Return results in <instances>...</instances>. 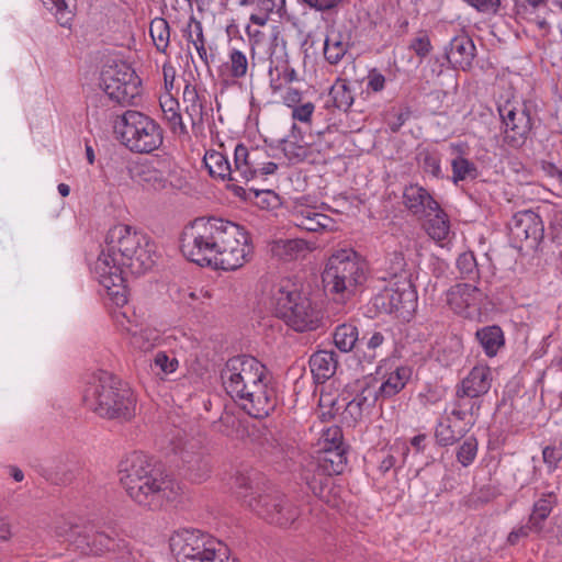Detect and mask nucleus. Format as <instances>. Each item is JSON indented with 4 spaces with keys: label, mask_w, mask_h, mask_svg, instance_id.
Instances as JSON below:
<instances>
[{
    "label": "nucleus",
    "mask_w": 562,
    "mask_h": 562,
    "mask_svg": "<svg viewBox=\"0 0 562 562\" xmlns=\"http://www.w3.org/2000/svg\"><path fill=\"white\" fill-rule=\"evenodd\" d=\"M181 113L187 128L196 136L203 132L204 117L209 115L212 109L206 106L205 91H198L196 87L186 83L182 91V101L180 103Z\"/></svg>",
    "instance_id": "dca6fc26"
},
{
    "label": "nucleus",
    "mask_w": 562,
    "mask_h": 562,
    "mask_svg": "<svg viewBox=\"0 0 562 562\" xmlns=\"http://www.w3.org/2000/svg\"><path fill=\"white\" fill-rule=\"evenodd\" d=\"M137 180L148 188L154 190H161L166 188L168 177L165 171L154 166L142 165L137 169Z\"/></svg>",
    "instance_id": "e433bc0d"
},
{
    "label": "nucleus",
    "mask_w": 562,
    "mask_h": 562,
    "mask_svg": "<svg viewBox=\"0 0 562 562\" xmlns=\"http://www.w3.org/2000/svg\"><path fill=\"white\" fill-rule=\"evenodd\" d=\"M331 476L333 475H326L317 471V474L313 475L311 480L307 479V485L312 493L325 502H329L327 498V488L331 483Z\"/></svg>",
    "instance_id": "09e8293b"
},
{
    "label": "nucleus",
    "mask_w": 562,
    "mask_h": 562,
    "mask_svg": "<svg viewBox=\"0 0 562 562\" xmlns=\"http://www.w3.org/2000/svg\"><path fill=\"white\" fill-rule=\"evenodd\" d=\"M106 553H110L115 560L122 562H133L135 560L131 543L124 537L114 533L112 544Z\"/></svg>",
    "instance_id": "79ce46f5"
},
{
    "label": "nucleus",
    "mask_w": 562,
    "mask_h": 562,
    "mask_svg": "<svg viewBox=\"0 0 562 562\" xmlns=\"http://www.w3.org/2000/svg\"><path fill=\"white\" fill-rule=\"evenodd\" d=\"M543 461L550 467L555 465L558 461L562 458V452L560 449L554 447H546L542 452Z\"/></svg>",
    "instance_id": "338daca9"
},
{
    "label": "nucleus",
    "mask_w": 562,
    "mask_h": 562,
    "mask_svg": "<svg viewBox=\"0 0 562 562\" xmlns=\"http://www.w3.org/2000/svg\"><path fill=\"white\" fill-rule=\"evenodd\" d=\"M149 34L157 50L166 53L170 40L169 23L164 18H155L150 22Z\"/></svg>",
    "instance_id": "58836bf2"
},
{
    "label": "nucleus",
    "mask_w": 562,
    "mask_h": 562,
    "mask_svg": "<svg viewBox=\"0 0 562 562\" xmlns=\"http://www.w3.org/2000/svg\"><path fill=\"white\" fill-rule=\"evenodd\" d=\"M333 105L341 111H348L353 103V94L345 79H337L329 90Z\"/></svg>",
    "instance_id": "4c0bfd02"
},
{
    "label": "nucleus",
    "mask_w": 562,
    "mask_h": 562,
    "mask_svg": "<svg viewBox=\"0 0 562 562\" xmlns=\"http://www.w3.org/2000/svg\"><path fill=\"white\" fill-rule=\"evenodd\" d=\"M385 338L380 331L367 333L358 345V351L362 352L364 357L374 359L376 357V350L382 347Z\"/></svg>",
    "instance_id": "37998d69"
},
{
    "label": "nucleus",
    "mask_w": 562,
    "mask_h": 562,
    "mask_svg": "<svg viewBox=\"0 0 562 562\" xmlns=\"http://www.w3.org/2000/svg\"><path fill=\"white\" fill-rule=\"evenodd\" d=\"M50 11L55 10V15L61 26H66L72 19V11L69 9L70 0H41Z\"/></svg>",
    "instance_id": "de8ad7c7"
},
{
    "label": "nucleus",
    "mask_w": 562,
    "mask_h": 562,
    "mask_svg": "<svg viewBox=\"0 0 562 562\" xmlns=\"http://www.w3.org/2000/svg\"><path fill=\"white\" fill-rule=\"evenodd\" d=\"M235 484L238 488V496L244 498V502L248 505V501L251 497H255L252 493H248V491L252 490L251 480L248 476L240 474L236 476ZM256 497H258V495H256Z\"/></svg>",
    "instance_id": "680f3d73"
},
{
    "label": "nucleus",
    "mask_w": 562,
    "mask_h": 562,
    "mask_svg": "<svg viewBox=\"0 0 562 562\" xmlns=\"http://www.w3.org/2000/svg\"><path fill=\"white\" fill-rule=\"evenodd\" d=\"M484 293L471 283H458L447 292V302L451 310L464 317H472L481 310Z\"/></svg>",
    "instance_id": "f3484780"
},
{
    "label": "nucleus",
    "mask_w": 562,
    "mask_h": 562,
    "mask_svg": "<svg viewBox=\"0 0 562 562\" xmlns=\"http://www.w3.org/2000/svg\"><path fill=\"white\" fill-rule=\"evenodd\" d=\"M408 48L413 50L419 58H425L432 49L427 31L420 30L409 42Z\"/></svg>",
    "instance_id": "603ef678"
},
{
    "label": "nucleus",
    "mask_w": 562,
    "mask_h": 562,
    "mask_svg": "<svg viewBox=\"0 0 562 562\" xmlns=\"http://www.w3.org/2000/svg\"><path fill=\"white\" fill-rule=\"evenodd\" d=\"M267 154L259 148L248 149L245 145L238 144L234 151L233 183L228 188L236 196L250 199V194L257 198L260 194H271L270 190H258L254 187L244 188L240 183L248 186L249 181L258 175L266 176L274 173L277 164L267 161Z\"/></svg>",
    "instance_id": "6e6552de"
},
{
    "label": "nucleus",
    "mask_w": 562,
    "mask_h": 562,
    "mask_svg": "<svg viewBox=\"0 0 562 562\" xmlns=\"http://www.w3.org/2000/svg\"><path fill=\"white\" fill-rule=\"evenodd\" d=\"M314 104L312 102H307L292 109V119L295 121H300L303 123H307L311 121V117L314 112Z\"/></svg>",
    "instance_id": "e2e57ef3"
},
{
    "label": "nucleus",
    "mask_w": 562,
    "mask_h": 562,
    "mask_svg": "<svg viewBox=\"0 0 562 562\" xmlns=\"http://www.w3.org/2000/svg\"><path fill=\"white\" fill-rule=\"evenodd\" d=\"M432 217L425 224V229L430 238L436 241L447 239L450 233V221L446 212L439 206L432 211Z\"/></svg>",
    "instance_id": "c9c22d12"
},
{
    "label": "nucleus",
    "mask_w": 562,
    "mask_h": 562,
    "mask_svg": "<svg viewBox=\"0 0 562 562\" xmlns=\"http://www.w3.org/2000/svg\"><path fill=\"white\" fill-rule=\"evenodd\" d=\"M448 61L462 70H469L472 67L475 57V46L473 41L464 34L454 36L449 44L446 53Z\"/></svg>",
    "instance_id": "6ab92c4d"
},
{
    "label": "nucleus",
    "mask_w": 562,
    "mask_h": 562,
    "mask_svg": "<svg viewBox=\"0 0 562 562\" xmlns=\"http://www.w3.org/2000/svg\"><path fill=\"white\" fill-rule=\"evenodd\" d=\"M249 61L246 53L231 48L227 60L220 66V75L227 79L238 80L247 76Z\"/></svg>",
    "instance_id": "cd10ccee"
},
{
    "label": "nucleus",
    "mask_w": 562,
    "mask_h": 562,
    "mask_svg": "<svg viewBox=\"0 0 562 562\" xmlns=\"http://www.w3.org/2000/svg\"><path fill=\"white\" fill-rule=\"evenodd\" d=\"M308 364L314 381L316 383H324L329 380L337 370V355L334 350H318L311 356Z\"/></svg>",
    "instance_id": "5701e85b"
},
{
    "label": "nucleus",
    "mask_w": 562,
    "mask_h": 562,
    "mask_svg": "<svg viewBox=\"0 0 562 562\" xmlns=\"http://www.w3.org/2000/svg\"><path fill=\"white\" fill-rule=\"evenodd\" d=\"M346 403L342 412V419L349 425L355 426L363 416L364 409L356 403L355 400H344Z\"/></svg>",
    "instance_id": "6e6d98bb"
},
{
    "label": "nucleus",
    "mask_w": 562,
    "mask_h": 562,
    "mask_svg": "<svg viewBox=\"0 0 562 562\" xmlns=\"http://www.w3.org/2000/svg\"><path fill=\"white\" fill-rule=\"evenodd\" d=\"M418 162L426 173L435 178H441L440 157L437 151L424 149L418 154Z\"/></svg>",
    "instance_id": "a18cd8bd"
},
{
    "label": "nucleus",
    "mask_w": 562,
    "mask_h": 562,
    "mask_svg": "<svg viewBox=\"0 0 562 562\" xmlns=\"http://www.w3.org/2000/svg\"><path fill=\"white\" fill-rule=\"evenodd\" d=\"M225 548L200 530H183L170 538V550L178 562H215Z\"/></svg>",
    "instance_id": "9d476101"
},
{
    "label": "nucleus",
    "mask_w": 562,
    "mask_h": 562,
    "mask_svg": "<svg viewBox=\"0 0 562 562\" xmlns=\"http://www.w3.org/2000/svg\"><path fill=\"white\" fill-rule=\"evenodd\" d=\"M313 248L302 238L277 239L270 244L271 256L283 261L297 260L305 257Z\"/></svg>",
    "instance_id": "393cba45"
},
{
    "label": "nucleus",
    "mask_w": 562,
    "mask_h": 562,
    "mask_svg": "<svg viewBox=\"0 0 562 562\" xmlns=\"http://www.w3.org/2000/svg\"><path fill=\"white\" fill-rule=\"evenodd\" d=\"M274 314L295 331H311L322 323L321 311L312 301L296 291L280 288L273 295Z\"/></svg>",
    "instance_id": "1a4fd4ad"
},
{
    "label": "nucleus",
    "mask_w": 562,
    "mask_h": 562,
    "mask_svg": "<svg viewBox=\"0 0 562 562\" xmlns=\"http://www.w3.org/2000/svg\"><path fill=\"white\" fill-rule=\"evenodd\" d=\"M50 479L56 484H68L75 479V469L59 460L52 470Z\"/></svg>",
    "instance_id": "5fc2aeb1"
},
{
    "label": "nucleus",
    "mask_w": 562,
    "mask_h": 562,
    "mask_svg": "<svg viewBox=\"0 0 562 562\" xmlns=\"http://www.w3.org/2000/svg\"><path fill=\"white\" fill-rule=\"evenodd\" d=\"M159 103L164 120L170 131L178 135H189V128H187V123L183 120L179 101L170 92H167L160 97Z\"/></svg>",
    "instance_id": "bb28decb"
},
{
    "label": "nucleus",
    "mask_w": 562,
    "mask_h": 562,
    "mask_svg": "<svg viewBox=\"0 0 562 562\" xmlns=\"http://www.w3.org/2000/svg\"><path fill=\"white\" fill-rule=\"evenodd\" d=\"M411 376L412 369L409 367H397L389 374L387 379L376 387L379 396L390 398L396 395L404 389Z\"/></svg>",
    "instance_id": "7c9ffc66"
},
{
    "label": "nucleus",
    "mask_w": 562,
    "mask_h": 562,
    "mask_svg": "<svg viewBox=\"0 0 562 562\" xmlns=\"http://www.w3.org/2000/svg\"><path fill=\"white\" fill-rule=\"evenodd\" d=\"M498 112L505 125L504 142L514 148L521 147L532 128L530 108L526 102L508 100L498 105Z\"/></svg>",
    "instance_id": "4468645a"
},
{
    "label": "nucleus",
    "mask_w": 562,
    "mask_h": 562,
    "mask_svg": "<svg viewBox=\"0 0 562 562\" xmlns=\"http://www.w3.org/2000/svg\"><path fill=\"white\" fill-rule=\"evenodd\" d=\"M403 203L407 211L417 218L432 215L439 209V203L425 188L418 184L406 186L403 192Z\"/></svg>",
    "instance_id": "a211bd4d"
},
{
    "label": "nucleus",
    "mask_w": 562,
    "mask_h": 562,
    "mask_svg": "<svg viewBox=\"0 0 562 562\" xmlns=\"http://www.w3.org/2000/svg\"><path fill=\"white\" fill-rule=\"evenodd\" d=\"M239 5L250 7V22L258 26H265L273 14L281 15L285 0H239Z\"/></svg>",
    "instance_id": "4be33fe9"
},
{
    "label": "nucleus",
    "mask_w": 562,
    "mask_h": 562,
    "mask_svg": "<svg viewBox=\"0 0 562 562\" xmlns=\"http://www.w3.org/2000/svg\"><path fill=\"white\" fill-rule=\"evenodd\" d=\"M557 495L552 492L543 494L535 504L528 522L535 532L543 529V522L550 516L553 507L557 505Z\"/></svg>",
    "instance_id": "c756f323"
},
{
    "label": "nucleus",
    "mask_w": 562,
    "mask_h": 562,
    "mask_svg": "<svg viewBox=\"0 0 562 562\" xmlns=\"http://www.w3.org/2000/svg\"><path fill=\"white\" fill-rule=\"evenodd\" d=\"M100 87L110 100L126 105L139 95L140 79L130 65L114 61L103 66Z\"/></svg>",
    "instance_id": "9b49d317"
},
{
    "label": "nucleus",
    "mask_w": 562,
    "mask_h": 562,
    "mask_svg": "<svg viewBox=\"0 0 562 562\" xmlns=\"http://www.w3.org/2000/svg\"><path fill=\"white\" fill-rule=\"evenodd\" d=\"M452 180L454 183L467 179H475L477 177V169L475 165L464 157H457L451 162Z\"/></svg>",
    "instance_id": "a19ab883"
},
{
    "label": "nucleus",
    "mask_w": 562,
    "mask_h": 562,
    "mask_svg": "<svg viewBox=\"0 0 562 562\" xmlns=\"http://www.w3.org/2000/svg\"><path fill=\"white\" fill-rule=\"evenodd\" d=\"M113 128L121 144L136 154H149L158 149L164 140L160 125L135 110H127L117 116Z\"/></svg>",
    "instance_id": "0eeeda50"
},
{
    "label": "nucleus",
    "mask_w": 562,
    "mask_h": 562,
    "mask_svg": "<svg viewBox=\"0 0 562 562\" xmlns=\"http://www.w3.org/2000/svg\"><path fill=\"white\" fill-rule=\"evenodd\" d=\"M546 5L547 0H516L515 9L518 15H526L527 13H533Z\"/></svg>",
    "instance_id": "13d9d810"
},
{
    "label": "nucleus",
    "mask_w": 562,
    "mask_h": 562,
    "mask_svg": "<svg viewBox=\"0 0 562 562\" xmlns=\"http://www.w3.org/2000/svg\"><path fill=\"white\" fill-rule=\"evenodd\" d=\"M367 262L353 249L335 250L322 273L325 289L330 293L349 296L367 279Z\"/></svg>",
    "instance_id": "423d86ee"
},
{
    "label": "nucleus",
    "mask_w": 562,
    "mask_h": 562,
    "mask_svg": "<svg viewBox=\"0 0 562 562\" xmlns=\"http://www.w3.org/2000/svg\"><path fill=\"white\" fill-rule=\"evenodd\" d=\"M532 531L530 528V524L528 522L526 526L520 527L517 530L512 531L507 537V542L512 546L516 544L519 538H525Z\"/></svg>",
    "instance_id": "774afa93"
},
{
    "label": "nucleus",
    "mask_w": 562,
    "mask_h": 562,
    "mask_svg": "<svg viewBox=\"0 0 562 562\" xmlns=\"http://www.w3.org/2000/svg\"><path fill=\"white\" fill-rule=\"evenodd\" d=\"M492 385V372L488 367H474L460 385V394L477 398L488 392Z\"/></svg>",
    "instance_id": "412c9836"
},
{
    "label": "nucleus",
    "mask_w": 562,
    "mask_h": 562,
    "mask_svg": "<svg viewBox=\"0 0 562 562\" xmlns=\"http://www.w3.org/2000/svg\"><path fill=\"white\" fill-rule=\"evenodd\" d=\"M180 249L190 261L204 267L236 270L249 261L252 245L247 231L231 221L200 217L184 227Z\"/></svg>",
    "instance_id": "f03ea898"
},
{
    "label": "nucleus",
    "mask_w": 562,
    "mask_h": 562,
    "mask_svg": "<svg viewBox=\"0 0 562 562\" xmlns=\"http://www.w3.org/2000/svg\"><path fill=\"white\" fill-rule=\"evenodd\" d=\"M347 53L346 44L338 37L327 36L324 43V57L331 64L336 65Z\"/></svg>",
    "instance_id": "c03bdc74"
},
{
    "label": "nucleus",
    "mask_w": 562,
    "mask_h": 562,
    "mask_svg": "<svg viewBox=\"0 0 562 562\" xmlns=\"http://www.w3.org/2000/svg\"><path fill=\"white\" fill-rule=\"evenodd\" d=\"M402 278L411 281V273L406 270V261L402 252L394 251L385 261L383 276L379 278L381 282H397Z\"/></svg>",
    "instance_id": "473e14b6"
},
{
    "label": "nucleus",
    "mask_w": 562,
    "mask_h": 562,
    "mask_svg": "<svg viewBox=\"0 0 562 562\" xmlns=\"http://www.w3.org/2000/svg\"><path fill=\"white\" fill-rule=\"evenodd\" d=\"M150 368L157 375L169 374L177 370L178 360L176 357L169 356L165 351H158L154 357Z\"/></svg>",
    "instance_id": "49530a36"
},
{
    "label": "nucleus",
    "mask_w": 562,
    "mask_h": 562,
    "mask_svg": "<svg viewBox=\"0 0 562 562\" xmlns=\"http://www.w3.org/2000/svg\"><path fill=\"white\" fill-rule=\"evenodd\" d=\"M119 475L131 499L150 510L173 502L180 493V485L164 474L149 456L139 451L132 452L120 462Z\"/></svg>",
    "instance_id": "20e7f679"
},
{
    "label": "nucleus",
    "mask_w": 562,
    "mask_h": 562,
    "mask_svg": "<svg viewBox=\"0 0 562 562\" xmlns=\"http://www.w3.org/2000/svg\"><path fill=\"white\" fill-rule=\"evenodd\" d=\"M476 339L488 357H494L504 346V334L499 326H486L476 331Z\"/></svg>",
    "instance_id": "72a5a7b5"
},
{
    "label": "nucleus",
    "mask_w": 562,
    "mask_h": 562,
    "mask_svg": "<svg viewBox=\"0 0 562 562\" xmlns=\"http://www.w3.org/2000/svg\"><path fill=\"white\" fill-rule=\"evenodd\" d=\"M303 3L308 5L316 11H328L337 7L341 0H301Z\"/></svg>",
    "instance_id": "69168bd1"
},
{
    "label": "nucleus",
    "mask_w": 562,
    "mask_h": 562,
    "mask_svg": "<svg viewBox=\"0 0 562 562\" xmlns=\"http://www.w3.org/2000/svg\"><path fill=\"white\" fill-rule=\"evenodd\" d=\"M203 162L209 173L213 178L227 180L233 183V169L227 157L217 150H207Z\"/></svg>",
    "instance_id": "c85d7f7f"
},
{
    "label": "nucleus",
    "mask_w": 562,
    "mask_h": 562,
    "mask_svg": "<svg viewBox=\"0 0 562 562\" xmlns=\"http://www.w3.org/2000/svg\"><path fill=\"white\" fill-rule=\"evenodd\" d=\"M347 463L346 450L344 447L321 448L316 459V471L326 475L342 473Z\"/></svg>",
    "instance_id": "a878e982"
},
{
    "label": "nucleus",
    "mask_w": 562,
    "mask_h": 562,
    "mask_svg": "<svg viewBox=\"0 0 562 562\" xmlns=\"http://www.w3.org/2000/svg\"><path fill=\"white\" fill-rule=\"evenodd\" d=\"M248 507L270 524L291 526L300 516L299 508L279 491L258 494L248 501Z\"/></svg>",
    "instance_id": "ddd939ff"
},
{
    "label": "nucleus",
    "mask_w": 562,
    "mask_h": 562,
    "mask_svg": "<svg viewBox=\"0 0 562 562\" xmlns=\"http://www.w3.org/2000/svg\"><path fill=\"white\" fill-rule=\"evenodd\" d=\"M508 231L513 246L518 249L536 248L544 234L541 217L531 210L515 213L508 223Z\"/></svg>",
    "instance_id": "2eb2a0df"
},
{
    "label": "nucleus",
    "mask_w": 562,
    "mask_h": 562,
    "mask_svg": "<svg viewBox=\"0 0 562 562\" xmlns=\"http://www.w3.org/2000/svg\"><path fill=\"white\" fill-rule=\"evenodd\" d=\"M468 430L469 429L465 426H459L457 423H453L450 417H448L438 424L435 431V437L440 446L446 447L459 441L465 436Z\"/></svg>",
    "instance_id": "f704fd0d"
},
{
    "label": "nucleus",
    "mask_w": 562,
    "mask_h": 562,
    "mask_svg": "<svg viewBox=\"0 0 562 562\" xmlns=\"http://www.w3.org/2000/svg\"><path fill=\"white\" fill-rule=\"evenodd\" d=\"M385 77L376 69H372L368 75V88L374 92H379L384 89Z\"/></svg>",
    "instance_id": "0e129e2a"
},
{
    "label": "nucleus",
    "mask_w": 562,
    "mask_h": 562,
    "mask_svg": "<svg viewBox=\"0 0 562 562\" xmlns=\"http://www.w3.org/2000/svg\"><path fill=\"white\" fill-rule=\"evenodd\" d=\"M322 448L344 447L341 428L338 426L327 428L322 435Z\"/></svg>",
    "instance_id": "4d7b16f0"
},
{
    "label": "nucleus",
    "mask_w": 562,
    "mask_h": 562,
    "mask_svg": "<svg viewBox=\"0 0 562 562\" xmlns=\"http://www.w3.org/2000/svg\"><path fill=\"white\" fill-rule=\"evenodd\" d=\"M156 247L136 228L117 224L109 229L105 246L93 265V273L116 305L127 303L125 273L139 276L155 263Z\"/></svg>",
    "instance_id": "f257e3e1"
},
{
    "label": "nucleus",
    "mask_w": 562,
    "mask_h": 562,
    "mask_svg": "<svg viewBox=\"0 0 562 562\" xmlns=\"http://www.w3.org/2000/svg\"><path fill=\"white\" fill-rule=\"evenodd\" d=\"M88 408L106 418L130 419L134 415L135 398L112 373L100 371L91 378L83 393Z\"/></svg>",
    "instance_id": "39448f33"
},
{
    "label": "nucleus",
    "mask_w": 562,
    "mask_h": 562,
    "mask_svg": "<svg viewBox=\"0 0 562 562\" xmlns=\"http://www.w3.org/2000/svg\"><path fill=\"white\" fill-rule=\"evenodd\" d=\"M335 346L341 352H350L353 349L358 350L361 338H359V330L356 325L345 323L338 325L333 334Z\"/></svg>",
    "instance_id": "2f4dec72"
},
{
    "label": "nucleus",
    "mask_w": 562,
    "mask_h": 562,
    "mask_svg": "<svg viewBox=\"0 0 562 562\" xmlns=\"http://www.w3.org/2000/svg\"><path fill=\"white\" fill-rule=\"evenodd\" d=\"M379 292L372 302L376 311L385 314H395L397 317L408 319L416 308L417 294L412 281L402 278L397 282H382Z\"/></svg>",
    "instance_id": "f8f14e48"
},
{
    "label": "nucleus",
    "mask_w": 562,
    "mask_h": 562,
    "mask_svg": "<svg viewBox=\"0 0 562 562\" xmlns=\"http://www.w3.org/2000/svg\"><path fill=\"white\" fill-rule=\"evenodd\" d=\"M476 452L477 441L475 438L469 437L460 446L457 452V459L463 467H468L474 461Z\"/></svg>",
    "instance_id": "864d4df0"
},
{
    "label": "nucleus",
    "mask_w": 562,
    "mask_h": 562,
    "mask_svg": "<svg viewBox=\"0 0 562 562\" xmlns=\"http://www.w3.org/2000/svg\"><path fill=\"white\" fill-rule=\"evenodd\" d=\"M457 269L460 278L470 282H476L480 279V271L477 268L474 254L471 251L461 254L457 259Z\"/></svg>",
    "instance_id": "ea45409f"
},
{
    "label": "nucleus",
    "mask_w": 562,
    "mask_h": 562,
    "mask_svg": "<svg viewBox=\"0 0 562 562\" xmlns=\"http://www.w3.org/2000/svg\"><path fill=\"white\" fill-rule=\"evenodd\" d=\"M292 216L293 223L296 227L312 233L329 229L333 225V220L329 216L317 212L315 207H297L293 212Z\"/></svg>",
    "instance_id": "b1692460"
},
{
    "label": "nucleus",
    "mask_w": 562,
    "mask_h": 562,
    "mask_svg": "<svg viewBox=\"0 0 562 562\" xmlns=\"http://www.w3.org/2000/svg\"><path fill=\"white\" fill-rule=\"evenodd\" d=\"M470 5L474 7L479 12L486 14H496L501 0H465Z\"/></svg>",
    "instance_id": "052dcab7"
},
{
    "label": "nucleus",
    "mask_w": 562,
    "mask_h": 562,
    "mask_svg": "<svg viewBox=\"0 0 562 562\" xmlns=\"http://www.w3.org/2000/svg\"><path fill=\"white\" fill-rule=\"evenodd\" d=\"M231 397L255 418L267 417L277 405V393L270 384L266 367L250 356L229 359L221 372Z\"/></svg>",
    "instance_id": "7ed1b4c3"
},
{
    "label": "nucleus",
    "mask_w": 562,
    "mask_h": 562,
    "mask_svg": "<svg viewBox=\"0 0 562 562\" xmlns=\"http://www.w3.org/2000/svg\"><path fill=\"white\" fill-rule=\"evenodd\" d=\"M114 531L104 532V531H97L88 541V546L90 547V551L94 554H103L106 553L109 550V547L112 544V539L114 537Z\"/></svg>",
    "instance_id": "8fccbe9b"
},
{
    "label": "nucleus",
    "mask_w": 562,
    "mask_h": 562,
    "mask_svg": "<svg viewBox=\"0 0 562 562\" xmlns=\"http://www.w3.org/2000/svg\"><path fill=\"white\" fill-rule=\"evenodd\" d=\"M342 400H355L364 411L374 406L379 398L376 386L368 379H357L345 385L341 392Z\"/></svg>",
    "instance_id": "aec40b11"
},
{
    "label": "nucleus",
    "mask_w": 562,
    "mask_h": 562,
    "mask_svg": "<svg viewBox=\"0 0 562 562\" xmlns=\"http://www.w3.org/2000/svg\"><path fill=\"white\" fill-rule=\"evenodd\" d=\"M308 143L297 144L294 140L284 139L282 142V150L285 157L292 162H299L307 157Z\"/></svg>",
    "instance_id": "3c124183"
},
{
    "label": "nucleus",
    "mask_w": 562,
    "mask_h": 562,
    "mask_svg": "<svg viewBox=\"0 0 562 562\" xmlns=\"http://www.w3.org/2000/svg\"><path fill=\"white\" fill-rule=\"evenodd\" d=\"M188 42L191 43L194 48L200 46V43L205 44L204 35H203V27L201 22L195 21L194 19L191 20V22L188 25V35H187Z\"/></svg>",
    "instance_id": "bf43d9fd"
}]
</instances>
